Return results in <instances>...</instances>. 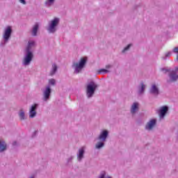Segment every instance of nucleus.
<instances>
[{
    "label": "nucleus",
    "mask_w": 178,
    "mask_h": 178,
    "mask_svg": "<svg viewBox=\"0 0 178 178\" xmlns=\"http://www.w3.org/2000/svg\"><path fill=\"white\" fill-rule=\"evenodd\" d=\"M56 72H58V66L56 65V64H53L52 69L50 72V76H54V74H55Z\"/></svg>",
    "instance_id": "6ab92c4d"
},
{
    "label": "nucleus",
    "mask_w": 178,
    "mask_h": 178,
    "mask_svg": "<svg viewBox=\"0 0 178 178\" xmlns=\"http://www.w3.org/2000/svg\"><path fill=\"white\" fill-rule=\"evenodd\" d=\"M173 52H174L175 54H177V52H178V47L174 48V49H173Z\"/></svg>",
    "instance_id": "c756f323"
},
{
    "label": "nucleus",
    "mask_w": 178,
    "mask_h": 178,
    "mask_svg": "<svg viewBox=\"0 0 178 178\" xmlns=\"http://www.w3.org/2000/svg\"><path fill=\"white\" fill-rule=\"evenodd\" d=\"M111 67H112L111 65H106V69H111Z\"/></svg>",
    "instance_id": "7c9ffc66"
},
{
    "label": "nucleus",
    "mask_w": 178,
    "mask_h": 178,
    "mask_svg": "<svg viewBox=\"0 0 178 178\" xmlns=\"http://www.w3.org/2000/svg\"><path fill=\"white\" fill-rule=\"evenodd\" d=\"M6 148H8V145L3 140H0V152H3L6 151Z\"/></svg>",
    "instance_id": "a211bd4d"
},
{
    "label": "nucleus",
    "mask_w": 178,
    "mask_h": 178,
    "mask_svg": "<svg viewBox=\"0 0 178 178\" xmlns=\"http://www.w3.org/2000/svg\"><path fill=\"white\" fill-rule=\"evenodd\" d=\"M155 126H156V119L150 120L145 125V129L152 130L153 127H155Z\"/></svg>",
    "instance_id": "9b49d317"
},
{
    "label": "nucleus",
    "mask_w": 178,
    "mask_h": 178,
    "mask_svg": "<svg viewBox=\"0 0 178 178\" xmlns=\"http://www.w3.org/2000/svg\"><path fill=\"white\" fill-rule=\"evenodd\" d=\"M108 136H109V131L108 130L104 129L103 130L99 136L97 138V140L98 141H104V143L106 141V138H108Z\"/></svg>",
    "instance_id": "6e6552de"
},
{
    "label": "nucleus",
    "mask_w": 178,
    "mask_h": 178,
    "mask_svg": "<svg viewBox=\"0 0 178 178\" xmlns=\"http://www.w3.org/2000/svg\"><path fill=\"white\" fill-rule=\"evenodd\" d=\"M133 46L132 44H128L127 47H125L124 48V49L122 51V54H126L127 52V51L130 50V48H131V47Z\"/></svg>",
    "instance_id": "a878e982"
},
{
    "label": "nucleus",
    "mask_w": 178,
    "mask_h": 178,
    "mask_svg": "<svg viewBox=\"0 0 178 178\" xmlns=\"http://www.w3.org/2000/svg\"><path fill=\"white\" fill-rule=\"evenodd\" d=\"M38 29H40V25L38 23H36L32 28L31 34L33 37H36L37 33H38Z\"/></svg>",
    "instance_id": "dca6fc26"
},
{
    "label": "nucleus",
    "mask_w": 178,
    "mask_h": 178,
    "mask_svg": "<svg viewBox=\"0 0 178 178\" xmlns=\"http://www.w3.org/2000/svg\"><path fill=\"white\" fill-rule=\"evenodd\" d=\"M38 108V104H35L31 106L30 110H29V118L33 119V118H35L37 116V109Z\"/></svg>",
    "instance_id": "1a4fd4ad"
},
{
    "label": "nucleus",
    "mask_w": 178,
    "mask_h": 178,
    "mask_svg": "<svg viewBox=\"0 0 178 178\" xmlns=\"http://www.w3.org/2000/svg\"><path fill=\"white\" fill-rule=\"evenodd\" d=\"M49 1H54V0H49Z\"/></svg>",
    "instance_id": "e433bc0d"
},
{
    "label": "nucleus",
    "mask_w": 178,
    "mask_h": 178,
    "mask_svg": "<svg viewBox=\"0 0 178 178\" xmlns=\"http://www.w3.org/2000/svg\"><path fill=\"white\" fill-rule=\"evenodd\" d=\"M161 71L163 72L164 74H166L167 73H170L172 72V69L163 67V68H161Z\"/></svg>",
    "instance_id": "bb28decb"
},
{
    "label": "nucleus",
    "mask_w": 178,
    "mask_h": 178,
    "mask_svg": "<svg viewBox=\"0 0 178 178\" xmlns=\"http://www.w3.org/2000/svg\"><path fill=\"white\" fill-rule=\"evenodd\" d=\"M35 133H37V131H35Z\"/></svg>",
    "instance_id": "c9c22d12"
},
{
    "label": "nucleus",
    "mask_w": 178,
    "mask_h": 178,
    "mask_svg": "<svg viewBox=\"0 0 178 178\" xmlns=\"http://www.w3.org/2000/svg\"><path fill=\"white\" fill-rule=\"evenodd\" d=\"M85 152H86L84 150V147H81V149H79L78 153L76 154L79 162H81V160L83 159V158H84Z\"/></svg>",
    "instance_id": "ddd939ff"
},
{
    "label": "nucleus",
    "mask_w": 178,
    "mask_h": 178,
    "mask_svg": "<svg viewBox=\"0 0 178 178\" xmlns=\"http://www.w3.org/2000/svg\"><path fill=\"white\" fill-rule=\"evenodd\" d=\"M35 45V42L34 41H29L28 45L25 49L24 56L22 61V63L24 66H29L31 61L33 60V58H34V54H33V47Z\"/></svg>",
    "instance_id": "f257e3e1"
},
{
    "label": "nucleus",
    "mask_w": 178,
    "mask_h": 178,
    "mask_svg": "<svg viewBox=\"0 0 178 178\" xmlns=\"http://www.w3.org/2000/svg\"><path fill=\"white\" fill-rule=\"evenodd\" d=\"M59 24V18H54L49 23V27L47 28V31L51 34L56 32V26Z\"/></svg>",
    "instance_id": "39448f33"
},
{
    "label": "nucleus",
    "mask_w": 178,
    "mask_h": 178,
    "mask_svg": "<svg viewBox=\"0 0 178 178\" xmlns=\"http://www.w3.org/2000/svg\"><path fill=\"white\" fill-rule=\"evenodd\" d=\"M21 3H22V5H26V1H20Z\"/></svg>",
    "instance_id": "473e14b6"
},
{
    "label": "nucleus",
    "mask_w": 178,
    "mask_h": 178,
    "mask_svg": "<svg viewBox=\"0 0 178 178\" xmlns=\"http://www.w3.org/2000/svg\"><path fill=\"white\" fill-rule=\"evenodd\" d=\"M56 83V81L54 79H51L49 80V84H50L51 86H55Z\"/></svg>",
    "instance_id": "cd10ccee"
},
{
    "label": "nucleus",
    "mask_w": 178,
    "mask_h": 178,
    "mask_svg": "<svg viewBox=\"0 0 178 178\" xmlns=\"http://www.w3.org/2000/svg\"><path fill=\"white\" fill-rule=\"evenodd\" d=\"M140 104L138 102H134L133 103L131 107V110L130 112L131 113V115H136V113H137V112H138V106Z\"/></svg>",
    "instance_id": "f8f14e48"
},
{
    "label": "nucleus",
    "mask_w": 178,
    "mask_h": 178,
    "mask_svg": "<svg viewBox=\"0 0 178 178\" xmlns=\"http://www.w3.org/2000/svg\"><path fill=\"white\" fill-rule=\"evenodd\" d=\"M73 158H74L73 156H71L68 159H67V163L72 162L73 161Z\"/></svg>",
    "instance_id": "c85d7f7f"
},
{
    "label": "nucleus",
    "mask_w": 178,
    "mask_h": 178,
    "mask_svg": "<svg viewBox=\"0 0 178 178\" xmlns=\"http://www.w3.org/2000/svg\"><path fill=\"white\" fill-rule=\"evenodd\" d=\"M86 65H87V58H82L79 60V63L74 62L72 67L74 70V73L75 74H79V73H81V71L84 67H86Z\"/></svg>",
    "instance_id": "f03ea898"
},
{
    "label": "nucleus",
    "mask_w": 178,
    "mask_h": 178,
    "mask_svg": "<svg viewBox=\"0 0 178 178\" xmlns=\"http://www.w3.org/2000/svg\"><path fill=\"white\" fill-rule=\"evenodd\" d=\"M19 117L20 120H26V115L24 114V111H23V110H20L19 113Z\"/></svg>",
    "instance_id": "393cba45"
},
{
    "label": "nucleus",
    "mask_w": 178,
    "mask_h": 178,
    "mask_svg": "<svg viewBox=\"0 0 178 178\" xmlns=\"http://www.w3.org/2000/svg\"><path fill=\"white\" fill-rule=\"evenodd\" d=\"M98 88V85L93 81H91L87 84L86 86V97L87 98H92L95 91Z\"/></svg>",
    "instance_id": "7ed1b4c3"
},
{
    "label": "nucleus",
    "mask_w": 178,
    "mask_h": 178,
    "mask_svg": "<svg viewBox=\"0 0 178 178\" xmlns=\"http://www.w3.org/2000/svg\"><path fill=\"white\" fill-rule=\"evenodd\" d=\"M149 92L151 95H154V97H158L159 94H161L159 91V88L156 84H152L149 89Z\"/></svg>",
    "instance_id": "0eeeda50"
},
{
    "label": "nucleus",
    "mask_w": 178,
    "mask_h": 178,
    "mask_svg": "<svg viewBox=\"0 0 178 178\" xmlns=\"http://www.w3.org/2000/svg\"><path fill=\"white\" fill-rule=\"evenodd\" d=\"M12 33H13V29H12V26H8L4 29V32L3 34V42H1V46L5 47L6 44L9 42V40H10V37H12Z\"/></svg>",
    "instance_id": "20e7f679"
},
{
    "label": "nucleus",
    "mask_w": 178,
    "mask_h": 178,
    "mask_svg": "<svg viewBox=\"0 0 178 178\" xmlns=\"http://www.w3.org/2000/svg\"><path fill=\"white\" fill-rule=\"evenodd\" d=\"M110 72L106 69H100L97 71V74H106V73H109Z\"/></svg>",
    "instance_id": "aec40b11"
},
{
    "label": "nucleus",
    "mask_w": 178,
    "mask_h": 178,
    "mask_svg": "<svg viewBox=\"0 0 178 178\" xmlns=\"http://www.w3.org/2000/svg\"><path fill=\"white\" fill-rule=\"evenodd\" d=\"M177 72H178V67H175V70H171L170 73H168V77H169L168 80H171L172 74H177Z\"/></svg>",
    "instance_id": "b1692460"
},
{
    "label": "nucleus",
    "mask_w": 178,
    "mask_h": 178,
    "mask_svg": "<svg viewBox=\"0 0 178 178\" xmlns=\"http://www.w3.org/2000/svg\"><path fill=\"white\" fill-rule=\"evenodd\" d=\"M52 92V89H51V86H48L43 91V97L42 100L44 102L49 101V98L51 97V93Z\"/></svg>",
    "instance_id": "423d86ee"
},
{
    "label": "nucleus",
    "mask_w": 178,
    "mask_h": 178,
    "mask_svg": "<svg viewBox=\"0 0 178 178\" xmlns=\"http://www.w3.org/2000/svg\"><path fill=\"white\" fill-rule=\"evenodd\" d=\"M29 178H34V176H32V177H29Z\"/></svg>",
    "instance_id": "72a5a7b5"
},
{
    "label": "nucleus",
    "mask_w": 178,
    "mask_h": 178,
    "mask_svg": "<svg viewBox=\"0 0 178 178\" xmlns=\"http://www.w3.org/2000/svg\"><path fill=\"white\" fill-rule=\"evenodd\" d=\"M13 145L15 147V146H16V145H17V141H14L13 143Z\"/></svg>",
    "instance_id": "2f4dec72"
},
{
    "label": "nucleus",
    "mask_w": 178,
    "mask_h": 178,
    "mask_svg": "<svg viewBox=\"0 0 178 178\" xmlns=\"http://www.w3.org/2000/svg\"><path fill=\"white\" fill-rule=\"evenodd\" d=\"M105 147V142L103 140H99L95 145V149H102Z\"/></svg>",
    "instance_id": "f3484780"
},
{
    "label": "nucleus",
    "mask_w": 178,
    "mask_h": 178,
    "mask_svg": "<svg viewBox=\"0 0 178 178\" xmlns=\"http://www.w3.org/2000/svg\"><path fill=\"white\" fill-rule=\"evenodd\" d=\"M178 80V74H171V79H167L168 84H172V83H176Z\"/></svg>",
    "instance_id": "2eb2a0df"
},
{
    "label": "nucleus",
    "mask_w": 178,
    "mask_h": 178,
    "mask_svg": "<svg viewBox=\"0 0 178 178\" xmlns=\"http://www.w3.org/2000/svg\"><path fill=\"white\" fill-rule=\"evenodd\" d=\"M168 111H169V107H168V106H163L160 108L159 113L161 119H163L165 116H166Z\"/></svg>",
    "instance_id": "9d476101"
},
{
    "label": "nucleus",
    "mask_w": 178,
    "mask_h": 178,
    "mask_svg": "<svg viewBox=\"0 0 178 178\" xmlns=\"http://www.w3.org/2000/svg\"><path fill=\"white\" fill-rule=\"evenodd\" d=\"M54 1H46L44 2V6L46 8H51V6H54Z\"/></svg>",
    "instance_id": "4be33fe9"
},
{
    "label": "nucleus",
    "mask_w": 178,
    "mask_h": 178,
    "mask_svg": "<svg viewBox=\"0 0 178 178\" xmlns=\"http://www.w3.org/2000/svg\"><path fill=\"white\" fill-rule=\"evenodd\" d=\"M145 88H147V86H145L144 83L141 82L138 86V94H139L140 95L144 94V92H145Z\"/></svg>",
    "instance_id": "4468645a"
},
{
    "label": "nucleus",
    "mask_w": 178,
    "mask_h": 178,
    "mask_svg": "<svg viewBox=\"0 0 178 178\" xmlns=\"http://www.w3.org/2000/svg\"><path fill=\"white\" fill-rule=\"evenodd\" d=\"M170 56H172V51H168V53H166L164 56H163L161 57V58L163 60H167V59H169V58H170Z\"/></svg>",
    "instance_id": "5701e85b"
},
{
    "label": "nucleus",
    "mask_w": 178,
    "mask_h": 178,
    "mask_svg": "<svg viewBox=\"0 0 178 178\" xmlns=\"http://www.w3.org/2000/svg\"><path fill=\"white\" fill-rule=\"evenodd\" d=\"M19 1H24V0H19Z\"/></svg>",
    "instance_id": "f704fd0d"
},
{
    "label": "nucleus",
    "mask_w": 178,
    "mask_h": 178,
    "mask_svg": "<svg viewBox=\"0 0 178 178\" xmlns=\"http://www.w3.org/2000/svg\"><path fill=\"white\" fill-rule=\"evenodd\" d=\"M99 178H112V177L106 175V172L102 171L99 175Z\"/></svg>",
    "instance_id": "412c9836"
}]
</instances>
